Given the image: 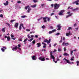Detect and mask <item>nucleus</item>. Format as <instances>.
Masks as SVG:
<instances>
[{
  "instance_id": "nucleus-1",
  "label": "nucleus",
  "mask_w": 79,
  "mask_h": 79,
  "mask_svg": "<svg viewBox=\"0 0 79 79\" xmlns=\"http://www.w3.org/2000/svg\"><path fill=\"white\" fill-rule=\"evenodd\" d=\"M60 4H58L57 3L55 4L54 5V9L55 10H57V9H58L59 8V7H60Z\"/></svg>"
},
{
  "instance_id": "nucleus-2",
  "label": "nucleus",
  "mask_w": 79,
  "mask_h": 79,
  "mask_svg": "<svg viewBox=\"0 0 79 79\" xmlns=\"http://www.w3.org/2000/svg\"><path fill=\"white\" fill-rule=\"evenodd\" d=\"M39 59L40 61H45V58L44 57H43V58L42 57H40L39 58Z\"/></svg>"
},
{
  "instance_id": "nucleus-3",
  "label": "nucleus",
  "mask_w": 79,
  "mask_h": 79,
  "mask_svg": "<svg viewBox=\"0 0 79 79\" xmlns=\"http://www.w3.org/2000/svg\"><path fill=\"white\" fill-rule=\"evenodd\" d=\"M69 43H65V42H63L62 43V45L63 46H67L68 45H69Z\"/></svg>"
},
{
  "instance_id": "nucleus-4",
  "label": "nucleus",
  "mask_w": 79,
  "mask_h": 79,
  "mask_svg": "<svg viewBox=\"0 0 79 79\" xmlns=\"http://www.w3.org/2000/svg\"><path fill=\"white\" fill-rule=\"evenodd\" d=\"M79 0L75 1L74 2H72L73 4H76L77 5H79Z\"/></svg>"
},
{
  "instance_id": "nucleus-5",
  "label": "nucleus",
  "mask_w": 79,
  "mask_h": 79,
  "mask_svg": "<svg viewBox=\"0 0 79 79\" xmlns=\"http://www.w3.org/2000/svg\"><path fill=\"white\" fill-rule=\"evenodd\" d=\"M50 57H51L52 59H55V57L53 56V54L52 53V52H51L50 53Z\"/></svg>"
},
{
  "instance_id": "nucleus-6",
  "label": "nucleus",
  "mask_w": 79,
  "mask_h": 79,
  "mask_svg": "<svg viewBox=\"0 0 79 79\" xmlns=\"http://www.w3.org/2000/svg\"><path fill=\"white\" fill-rule=\"evenodd\" d=\"M6 49V47L3 46L2 47V48H1V50H2L3 52H5V50Z\"/></svg>"
},
{
  "instance_id": "nucleus-7",
  "label": "nucleus",
  "mask_w": 79,
  "mask_h": 79,
  "mask_svg": "<svg viewBox=\"0 0 79 79\" xmlns=\"http://www.w3.org/2000/svg\"><path fill=\"white\" fill-rule=\"evenodd\" d=\"M63 60H65L66 61V62L69 64H71V63L69 62V60H67L66 58H64Z\"/></svg>"
},
{
  "instance_id": "nucleus-8",
  "label": "nucleus",
  "mask_w": 79,
  "mask_h": 79,
  "mask_svg": "<svg viewBox=\"0 0 79 79\" xmlns=\"http://www.w3.org/2000/svg\"><path fill=\"white\" fill-rule=\"evenodd\" d=\"M19 24L18 23H15L14 26V27H16V28H18V27Z\"/></svg>"
},
{
  "instance_id": "nucleus-9",
  "label": "nucleus",
  "mask_w": 79,
  "mask_h": 79,
  "mask_svg": "<svg viewBox=\"0 0 79 79\" xmlns=\"http://www.w3.org/2000/svg\"><path fill=\"white\" fill-rule=\"evenodd\" d=\"M57 27L58 28V29H57L58 31H60L61 29V26H60V25H58Z\"/></svg>"
},
{
  "instance_id": "nucleus-10",
  "label": "nucleus",
  "mask_w": 79,
  "mask_h": 79,
  "mask_svg": "<svg viewBox=\"0 0 79 79\" xmlns=\"http://www.w3.org/2000/svg\"><path fill=\"white\" fill-rule=\"evenodd\" d=\"M32 59L33 60H36V56H33L31 57Z\"/></svg>"
},
{
  "instance_id": "nucleus-11",
  "label": "nucleus",
  "mask_w": 79,
  "mask_h": 79,
  "mask_svg": "<svg viewBox=\"0 0 79 79\" xmlns=\"http://www.w3.org/2000/svg\"><path fill=\"white\" fill-rule=\"evenodd\" d=\"M47 18V17L43 18V20L44 21V23H47V20H46Z\"/></svg>"
},
{
  "instance_id": "nucleus-12",
  "label": "nucleus",
  "mask_w": 79,
  "mask_h": 79,
  "mask_svg": "<svg viewBox=\"0 0 79 79\" xmlns=\"http://www.w3.org/2000/svg\"><path fill=\"white\" fill-rule=\"evenodd\" d=\"M36 45H37V47H40L41 46V44L40 43H38L36 44Z\"/></svg>"
},
{
  "instance_id": "nucleus-13",
  "label": "nucleus",
  "mask_w": 79,
  "mask_h": 79,
  "mask_svg": "<svg viewBox=\"0 0 79 79\" xmlns=\"http://www.w3.org/2000/svg\"><path fill=\"white\" fill-rule=\"evenodd\" d=\"M8 1H6V3H4V5L5 6H6V5H8Z\"/></svg>"
},
{
  "instance_id": "nucleus-14",
  "label": "nucleus",
  "mask_w": 79,
  "mask_h": 79,
  "mask_svg": "<svg viewBox=\"0 0 79 79\" xmlns=\"http://www.w3.org/2000/svg\"><path fill=\"white\" fill-rule=\"evenodd\" d=\"M31 7H28V10H27V11L28 13H29L30 12V11H31Z\"/></svg>"
},
{
  "instance_id": "nucleus-15",
  "label": "nucleus",
  "mask_w": 79,
  "mask_h": 79,
  "mask_svg": "<svg viewBox=\"0 0 79 79\" xmlns=\"http://www.w3.org/2000/svg\"><path fill=\"white\" fill-rule=\"evenodd\" d=\"M63 55L64 56H69V55L66 53H64Z\"/></svg>"
},
{
  "instance_id": "nucleus-16",
  "label": "nucleus",
  "mask_w": 79,
  "mask_h": 79,
  "mask_svg": "<svg viewBox=\"0 0 79 79\" xmlns=\"http://www.w3.org/2000/svg\"><path fill=\"white\" fill-rule=\"evenodd\" d=\"M73 15V13H71L69 15L67 16L66 17V18L69 17V16H71Z\"/></svg>"
},
{
  "instance_id": "nucleus-17",
  "label": "nucleus",
  "mask_w": 79,
  "mask_h": 79,
  "mask_svg": "<svg viewBox=\"0 0 79 79\" xmlns=\"http://www.w3.org/2000/svg\"><path fill=\"white\" fill-rule=\"evenodd\" d=\"M36 6H37V5L36 4H35L33 6H31V7H32V8H35Z\"/></svg>"
},
{
  "instance_id": "nucleus-18",
  "label": "nucleus",
  "mask_w": 79,
  "mask_h": 79,
  "mask_svg": "<svg viewBox=\"0 0 79 79\" xmlns=\"http://www.w3.org/2000/svg\"><path fill=\"white\" fill-rule=\"evenodd\" d=\"M5 29H6V28H3L2 29V32H5Z\"/></svg>"
},
{
  "instance_id": "nucleus-19",
  "label": "nucleus",
  "mask_w": 79,
  "mask_h": 79,
  "mask_svg": "<svg viewBox=\"0 0 79 79\" xmlns=\"http://www.w3.org/2000/svg\"><path fill=\"white\" fill-rule=\"evenodd\" d=\"M7 41H10V37L8 36L7 37Z\"/></svg>"
},
{
  "instance_id": "nucleus-20",
  "label": "nucleus",
  "mask_w": 79,
  "mask_h": 79,
  "mask_svg": "<svg viewBox=\"0 0 79 79\" xmlns=\"http://www.w3.org/2000/svg\"><path fill=\"white\" fill-rule=\"evenodd\" d=\"M48 40H47V39H46L45 40H44V42H47V43H48Z\"/></svg>"
},
{
  "instance_id": "nucleus-21",
  "label": "nucleus",
  "mask_w": 79,
  "mask_h": 79,
  "mask_svg": "<svg viewBox=\"0 0 79 79\" xmlns=\"http://www.w3.org/2000/svg\"><path fill=\"white\" fill-rule=\"evenodd\" d=\"M6 24L7 25H8V26H9V27H10H10H11L10 26V24H9V23H6Z\"/></svg>"
},
{
  "instance_id": "nucleus-22",
  "label": "nucleus",
  "mask_w": 79,
  "mask_h": 79,
  "mask_svg": "<svg viewBox=\"0 0 79 79\" xmlns=\"http://www.w3.org/2000/svg\"><path fill=\"white\" fill-rule=\"evenodd\" d=\"M51 40V39H49V40H48V44H49V43H50V41Z\"/></svg>"
},
{
  "instance_id": "nucleus-23",
  "label": "nucleus",
  "mask_w": 79,
  "mask_h": 79,
  "mask_svg": "<svg viewBox=\"0 0 79 79\" xmlns=\"http://www.w3.org/2000/svg\"><path fill=\"white\" fill-rule=\"evenodd\" d=\"M30 6L28 5L27 6H25V9H26V10H27V8H28V7H29Z\"/></svg>"
},
{
  "instance_id": "nucleus-24",
  "label": "nucleus",
  "mask_w": 79,
  "mask_h": 79,
  "mask_svg": "<svg viewBox=\"0 0 79 79\" xmlns=\"http://www.w3.org/2000/svg\"><path fill=\"white\" fill-rule=\"evenodd\" d=\"M27 40H28V39H27V38H26V39H25L24 41H23V42H26V41H27Z\"/></svg>"
},
{
  "instance_id": "nucleus-25",
  "label": "nucleus",
  "mask_w": 79,
  "mask_h": 79,
  "mask_svg": "<svg viewBox=\"0 0 79 79\" xmlns=\"http://www.w3.org/2000/svg\"><path fill=\"white\" fill-rule=\"evenodd\" d=\"M18 48V46H16L15 47V48H13V49H14V50H17V48Z\"/></svg>"
},
{
  "instance_id": "nucleus-26",
  "label": "nucleus",
  "mask_w": 79,
  "mask_h": 79,
  "mask_svg": "<svg viewBox=\"0 0 79 79\" xmlns=\"http://www.w3.org/2000/svg\"><path fill=\"white\" fill-rule=\"evenodd\" d=\"M32 42L33 44H35V40H34Z\"/></svg>"
},
{
  "instance_id": "nucleus-27",
  "label": "nucleus",
  "mask_w": 79,
  "mask_h": 79,
  "mask_svg": "<svg viewBox=\"0 0 79 79\" xmlns=\"http://www.w3.org/2000/svg\"><path fill=\"white\" fill-rule=\"evenodd\" d=\"M78 8H77L76 9H73L72 11H76V10H78Z\"/></svg>"
},
{
  "instance_id": "nucleus-28",
  "label": "nucleus",
  "mask_w": 79,
  "mask_h": 79,
  "mask_svg": "<svg viewBox=\"0 0 79 79\" xmlns=\"http://www.w3.org/2000/svg\"><path fill=\"white\" fill-rule=\"evenodd\" d=\"M59 15H63V13L61 12H60L59 14Z\"/></svg>"
},
{
  "instance_id": "nucleus-29",
  "label": "nucleus",
  "mask_w": 79,
  "mask_h": 79,
  "mask_svg": "<svg viewBox=\"0 0 79 79\" xmlns=\"http://www.w3.org/2000/svg\"><path fill=\"white\" fill-rule=\"evenodd\" d=\"M69 34H69L68 33H66V36H69V35H70Z\"/></svg>"
},
{
  "instance_id": "nucleus-30",
  "label": "nucleus",
  "mask_w": 79,
  "mask_h": 79,
  "mask_svg": "<svg viewBox=\"0 0 79 79\" xmlns=\"http://www.w3.org/2000/svg\"><path fill=\"white\" fill-rule=\"evenodd\" d=\"M61 48H58V52H61Z\"/></svg>"
},
{
  "instance_id": "nucleus-31",
  "label": "nucleus",
  "mask_w": 79,
  "mask_h": 79,
  "mask_svg": "<svg viewBox=\"0 0 79 79\" xmlns=\"http://www.w3.org/2000/svg\"><path fill=\"white\" fill-rule=\"evenodd\" d=\"M26 15L21 16V18H26Z\"/></svg>"
},
{
  "instance_id": "nucleus-32",
  "label": "nucleus",
  "mask_w": 79,
  "mask_h": 79,
  "mask_svg": "<svg viewBox=\"0 0 79 79\" xmlns=\"http://www.w3.org/2000/svg\"><path fill=\"white\" fill-rule=\"evenodd\" d=\"M60 12L63 13H64V10H61L60 11Z\"/></svg>"
},
{
  "instance_id": "nucleus-33",
  "label": "nucleus",
  "mask_w": 79,
  "mask_h": 79,
  "mask_svg": "<svg viewBox=\"0 0 79 79\" xmlns=\"http://www.w3.org/2000/svg\"><path fill=\"white\" fill-rule=\"evenodd\" d=\"M33 1L34 3H37V1L36 0H33Z\"/></svg>"
},
{
  "instance_id": "nucleus-34",
  "label": "nucleus",
  "mask_w": 79,
  "mask_h": 79,
  "mask_svg": "<svg viewBox=\"0 0 79 79\" xmlns=\"http://www.w3.org/2000/svg\"><path fill=\"white\" fill-rule=\"evenodd\" d=\"M46 19H47L48 21H50V18H48L47 17V18Z\"/></svg>"
},
{
  "instance_id": "nucleus-35",
  "label": "nucleus",
  "mask_w": 79,
  "mask_h": 79,
  "mask_svg": "<svg viewBox=\"0 0 79 79\" xmlns=\"http://www.w3.org/2000/svg\"><path fill=\"white\" fill-rule=\"evenodd\" d=\"M73 51H71V55H73Z\"/></svg>"
},
{
  "instance_id": "nucleus-36",
  "label": "nucleus",
  "mask_w": 79,
  "mask_h": 79,
  "mask_svg": "<svg viewBox=\"0 0 79 79\" xmlns=\"http://www.w3.org/2000/svg\"><path fill=\"white\" fill-rule=\"evenodd\" d=\"M21 29H22V27L21 26V25H20V26L19 27V30H21Z\"/></svg>"
},
{
  "instance_id": "nucleus-37",
  "label": "nucleus",
  "mask_w": 79,
  "mask_h": 79,
  "mask_svg": "<svg viewBox=\"0 0 79 79\" xmlns=\"http://www.w3.org/2000/svg\"><path fill=\"white\" fill-rule=\"evenodd\" d=\"M32 40H34V38H32L31 39L28 40V41H32Z\"/></svg>"
},
{
  "instance_id": "nucleus-38",
  "label": "nucleus",
  "mask_w": 79,
  "mask_h": 79,
  "mask_svg": "<svg viewBox=\"0 0 79 79\" xmlns=\"http://www.w3.org/2000/svg\"><path fill=\"white\" fill-rule=\"evenodd\" d=\"M64 52L66 51V48L65 47L64 48Z\"/></svg>"
},
{
  "instance_id": "nucleus-39",
  "label": "nucleus",
  "mask_w": 79,
  "mask_h": 79,
  "mask_svg": "<svg viewBox=\"0 0 79 79\" xmlns=\"http://www.w3.org/2000/svg\"><path fill=\"white\" fill-rule=\"evenodd\" d=\"M41 27L42 28V29H44V28L45 27V26L43 25V26H42Z\"/></svg>"
},
{
  "instance_id": "nucleus-40",
  "label": "nucleus",
  "mask_w": 79,
  "mask_h": 79,
  "mask_svg": "<svg viewBox=\"0 0 79 79\" xmlns=\"http://www.w3.org/2000/svg\"><path fill=\"white\" fill-rule=\"evenodd\" d=\"M56 30L54 29V30H53L52 31V32H56Z\"/></svg>"
},
{
  "instance_id": "nucleus-41",
  "label": "nucleus",
  "mask_w": 79,
  "mask_h": 79,
  "mask_svg": "<svg viewBox=\"0 0 79 79\" xmlns=\"http://www.w3.org/2000/svg\"><path fill=\"white\" fill-rule=\"evenodd\" d=\"M15 20H12L11 21H10V23H13V22H14V21H15Z\"/></svg>"
},
{
  "instance_id": "nucleus-42",
  "label": "nucleus",
  "mask_w": 79,
  "mask_h": 79,
  "mask_svg": "<svg viewBox=\"0 0 79 79\" xmlns=\"http://www.w3.org/2000/svg\"><path fill=\"white\" fill-rule=\"evenodd\" d=\"M0 18H3V15L1 14L0 15Z\"/></svg>"
},
{
  "instance_id": "nucleus-43",
  "label": "nucleus",
  "mask_w": 79,
  "mask_h": 79,
  "mask_svg": "<svg viewBox=\"0 0 79 79\" xmlns=\"http://www.w3.org/2000/svg\"><path fill=\"white\" fill-rule=\"evenodd\" d=\"M68 34H69V35H72V34L71 33V31H69Z\"/></svg>"
},
{
  "instance_id": "nucleus-44",
  "label": "nucleus",
  "mask_w": 79,
  "mask_h": 79,
  "mask_svg": "<svg viewBox=\"0 0 79 79\" xmlns=\"http://www.w3.org/2000/svg\"><path fill=\"white\" fill-rule=\"evenodd\" d=\"M17 3H21V1H19L17 2Z\"/></svg>"
},
{
  "instance_id": "nucleus-45",
  "label": "nucleus",
  "mask_w": 79,
  "mask_h": 79,
  "mask_svg": "<svg viewBox=\"0 0 79 79\" xmlns=\"http://www.w3.org/2000/svg\"><path fill=\"white\" fill-rule=\"evenodd\" d=\"M26 31H27V32H29V31H30V30L29 29H27L26 30Z\"/></svg>"
},
{
  "instance_id": "nucleus-46",
  "label": "nucleus",
  "mask_w": 79,
  "mask_h": 79,
  "mask_svg": "<svg viewBox=\"0 0 79 79\" xmlns=\"http://www.w3.org/2000/svg\"><path fill=\"white\" fill-rule=\"evenodd\" d=\"M52 33H53L52 31H49V34H52Z\"/></svg>"
},
{
  "instance_id": "nucleus-47",
  "label": "nucleus",
  "mask_w": 79,
  "mask_h": 79,
  "mask_svg": "<svg viewBox=\"0 0 79 79\" xmlns=\"http://www.w3.org/2000/svg\"><path fill=\"white\" fill-rule=\"evenodd\" d=\"M63 40L64 41H65V40H66V38H65V37H64L63 38Z\"/></svg>"
},
{
  "instance_id": "nucleus-48",
  "label": "nucleus",
  "mask_w": 79,
  "mask_h": 79,
  "mask_svg": "<svg viewBox=\"0 0 79 79\" xmlns=\"http://www.w3.org/2000/svg\"><path fill=\"white\" fill-rule=\"evenodd\" d=\"M27 37H28V38H31V37H30V36L29 35V34H28V35H27Z\"/></svg>"
},
{
  "instance_id": "nucleus-49",
  "label": "nucleus",
  "mask_w": 79,
  "mask_h": 79,
  "mask_svg": "<svg viewBox=\"0 0 79 79\" xmlns=\"http://www.w3.org/2000/svg\"><path fill=\"white\" fill-rule=\"evenodd\" d=\"M20 25L21 27V26H22V27H23V24H20Z\"/></svg>"
},
{
  "instance_id": "nucleus-50",
  "label": "nucleus",
  "mask_w": 79,
  "mask_h": 79,
  "mask_svg": "<svg viewBox=\"0 0 79 79\" xmlns=\"http://www.w3.org/2000/svg\"><path fill=\"white\" fill-rule=\"evenodd\" d=\"M72 28L71 27H69V28L68 29V30H71Z\"/></svg>"
},
{
  "instance_id": "nucleus-51",
  "label": "nucleus",
  "mask_w": 79,
  "mask_h": 79,
  "mask_svg": "<svg viewBox=\"0 0 79 79\" xmlns=\"http://www.w3.org/2000/svg\"><path fill=\"white\" fill-rule=\"evenodd\" d=\"M42 44H43L44 45H47V44L44 43H42Z\"/></svg>"
},
{
  "instance_id": "nucleus-52",
  "label": "nucleus",
  "mask_w": 79,
  "mask_h": 79,
  "mask_svg": "<svg viewBox=\"0 0 79 79\" xmlns=\"http://www.w3.org/2000/svg\"><path fill=\"white\" fill-rule=\"evenodd\" d=\"M60 35V33H58L56 34V35Z\"/></svg>"
},
{
  "instance_id": "nucleus-53",
  "label": "nucleus",
  "mask_w": 79,
  "mask_h": 79,
  "mask_svg": "<svg viewBox=\"0 0 79 79\" xmlns=\"http://www.w3.org/2000/svg\"><path fill=\"white\" fill-rule=\"evenodd\" d=\"M10 36L11 37H14V35L12 34Z\"/></svg>"
},
{
  "instance_id": "nucleus-54",
  "label": "nucleus",
  "mask_w": 79,
  "mask_h": 79,
  "mask_svg": "<svg viewBox=\"0 0 79 79\" xmlns=\"http://www.w3.org/2000/svg\"><path fill=\"white\" fill-rule=\"evenodd\" d=\"M12 39H13V40H15V39H16V38H11Z\"/></svg>"
},
{
  "instance_id": "nucleus-55",
  "label": "nucleus",
  "mask_w": 79,
  "mask_h": 79,
  "mask_svg": "<svg viewBox=\"0 0 79 79\" xmlns=\"http://www.w3.org/2000/svg\"><path fill=\"white\" fill-rule=\"evenodd\" d=\"M56 51H57V50L56 49H55L54 51H53V52L54 53V52H56Z\"/></svg>"
},
{
  "instance_id": "nucleus-56",
  "label": "nucleus",
  "mask_w": 79,
  "mask_h": 79,
  "mask_svg": "<svg viewBox=\"0 0 79 79\" xmlns=\"http://www.w3.org/2000/svg\"><path fill=\"white\" fill-rule=\"evenodd\" d=\"M70 60H71V61H74V59L73 58L70 59Z\"/></svg>"
},
{
  "instance_id": "nucleus-57",
  "label": "nucleus",
  "mask_w": 79,
  "mask_h": 79,
  "mask_svg": "<svg viewBox=\"0 0 79 79\" xmlns=\"http://www.w3.org/2000/svg\"><path fill=\"white\" fill-rule=\"evenodd\" d=\"M46 60H50V59H49L48 58H46Z\"/></svg>"
},
{
  "instance_id": "nucleus-58",
  "label": "nucleus",
  "mask_w": 79,
  "mask_h": 79,
  "mask_svg": "<svg viewBox=\"0 0 79 79\" xmlns=\"http://www.w3.org/2000/svg\"><path fill=\"white\" fill-rule=\"evenodd\" d=\"M18 46L19 47H21V44H19L18 45Z\"/></svg>"
},
{
  "instance_id": "nucleus-59",
  "label": "nucleus",
  "mask_w": 79,
  "mask_h": 79,
  "mask_svg": "<svg viewBox=\"0 0 79 79\" xmlns=\"http://www.w3.org/2000/svg\"><path fill=\"white\" fill-rule=\"evenodd\" d=\"M77 25L76 24V23H75V24H74L73 26H74L75 27H76V26Z\"/></svg>"
},
{
  "instance_id": "nucleus-60",
  "label": "nucleus",
  "mask_w": 79,
  "mask_h": 79,
  "mask_svg": "<svg viewBox=\"0 0 79 79\" xmlns=\"http://www.w3.org/2000/svg\"><path fill=\"white\" fill-rule=\"evenodd\" d=\"M35 37L36 38H38V36L37 35H35Z\"/></svg>"
},
{
  "instance_id": "nucleus-61",
  "label": "nucleus",
  "mask_w": 79,
  "mask_h": 79,
  "mask_svg": "<svg viewBox=\"0 0 79 79\" xmlns=\"http://www.w3.org/2000/svg\"><path fill=\"white\" fill-rule=\"evenodd\" d=\"M22 39H19V41H22L23 40Z\"/></svg>"
},
{
  "instance_id": "nucleus-62",
  "label": "nucleus",
  "mask_w": 79,
  "mask_h": 79,
  "mask_svg": "<svg viewBox=\"0 0 79 79\" xmlns=\"http://www.w3.org/2000/svg\"><path fill=\"white\" fill-rule=\"evenodd\" d=\"M77 64H79V61L78 60L77 61Z\"/></svg>"
},
{
  "instance_id": "nucleus-63",
  "label": "nucleus",
  "mask_w": 79,
  "mask_h": 79,
  "mask_svg": "<svg viewBox=\"0 0 79 79\" xmlns=\"http://www.w3.org/2000/svg\"><path fill=\"white\" fill-rule=\"evenodd\" d=\"M54 15V13H52L51 14V16H52V15Z\"/></svg>"
},
{
  "instance_id": "nucleus-64",
  "label": "nucleus",
  "mask_w": 79,
  "mask_h": 79,
  "mask_svg": "<svg viewBox=\"0 0 79 79\" xmlns=\"http://www.w3.org/2000/svg\"><path fill=\"white\" fill-rule=\"evenodd\" d=\"M51 6H52V7H53V6H54L53 4H51Z\"/></svg>"
}]
</instances>
